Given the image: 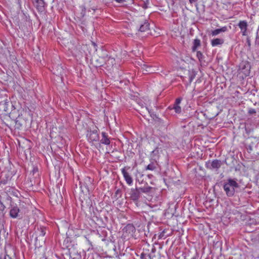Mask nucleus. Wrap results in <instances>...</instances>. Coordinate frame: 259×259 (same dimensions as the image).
Returning a JSON list of instances; mask_svg holds the SVG:
<instances>
[{"label": "nucleus", "mask_w": 259, "mask_h": 259, "mask_svg": "<svg viewBox=\"0 0 259 259\" xmlns=\"http://www.w3.org/2000/svg\"><path fill=\"white\" fill-rule=\"evenodd\" d=\"M239 188V184L235 179H228L223 185L224 190L228 197L233 196L235 193V189Z\"/></svg>", "instance_id": "1"}, {"label": "nucleus", "mask_w": 259, "mask_h": 259, "mask_svg": "<svg viewBox=\"0 0 259 259\" xmlns=\"http://www.w3.org/2000/svg\"><path fill=\"white\" fill-rule=\"evenodd\" d=\"M20 202L19 204L14 202H11L10 204L8 209H9V215L13 219H21L23 216V210L20 206Z\"/></svg>", "instance_id": "2"}, {"label": "nucleus", "mask_w": 259, "mask_h": 259, "mask_svg": "<svg viewBox=\"0 0 259 259\" xmlns=\"http://www.w3.org/2000/svg\"><path fill=\"white\" fill-rule=\"evenodd\" d=\"M29 123V119L27 113L23 111L15 119V126L17 128H20L23 127H26Z\"/></svg>", "instance_id": "3"}, {"label": "nucleus", "mask_w": 259, "mask_h": 259, "mask_svg": "<svg viewBox=\"0 0 259 259\" xmlns=\"http://www.w3.org/2000/svg\"><path fill=\"white\" fill-rule=\"evenodd\" d=\"M222 165V162L221 160L215 159L212 161H208L206 163V167L211 170L215 169L218 170L221 167Z\"/></svg>", "instance_id": "4"}, {"label": "nucleus", "mask_w": 259, "mask_h": 259, "mask_svg": "<svg viewBox=\"0 0 259 259\" xmlns=\"http://www.w3.org/2000/svg\"><path fill=\"white\" fill-rule=\"evenodd\" d=\"M128 194L130 195V199L134 202L138 201L141 197V192L138 187L131 189L130 192Z\"/></svg>", "instance_id": "5"}, {"label": "nucleus", "mask_w": 259, "mask_h": 259, "mask_svg": "<svg viewBox=\"0 0 259 259\" xmlns=\"http://www.w3.org/2000/svg\"><path fill=\"white\" fill-rule=\"evenodd\" d=\"M80 189L82 193H87L90 191V187L92 185L91 178L86 177L83 184L80 183Z\"/></svg>", "instance_id": "6"}, {"label": "nucleus", "mask_w": 259, "mask_h": 259, "mask_svg": "<svg viewBox=\"0 0 259 259\" xmlns=\"http://www.w3.org/2000/svg\"><path fill=\"white\" fill-rule=\"evenodd\" d=\"M34 7L39 12H42L45 11L47 4L44 0H33Z\"/></svg>", "instance_id": "7"}, {"label": "nucleus", "mask_w": 259, "mask_h": 259, "mask_svg": "<svg viewBox=\"0 0 259 259\" xmlns=\"http://www.w3.org/2000/svg\"><path fill=\"white\" fill-rule=\"evenodd\" d=\"M87 137L89 142L98 141L99 140V135L96 130L88 132Z\"/></svg>", "instance_id": "8"}, {"label": "nucleus", "mask_w": 259, "mask_h": 259, "mask_svg": "<svg viewBox=\"0 0 259 259\" xmlns=\"http://www.w3.org/2000/svg\"><path fill=\"white\" fill-rule=\"evenodd\" d=\"M250 66L248 63H243L240 65V73L243 74L245 77L250 74Z\"/></svg>", "instance_id": "9"}, {"label": "nucleus", "mask_w": 259, "mask_h": 259, "mask_svg": "<svg viewBox=\"0 0 259 259\" xmlns=\"http://www.w3.org/2000/svg\"><path fill=\"white\" fill-rule=\"evenodd\" d=\"M238 26L241 30L242 35L243 36H247V22L245 20L240 21L239 22Z\"/></svg>", "instance_id": "10"}, {"label": "nucleus", "mask_w": 259, "mask_h": 259, "mask_svg": "<svg viewBox=\"0 0 259 259\" xmlns=\"http://www.w3.org/2000/svg\"><path fill=\"white\" fill-rule=\"evenodd\" d=\"M121 172L126 183L130 186L132 185L133 183V179L130 175L126 170L125 167L121 169Z\"/></svg>", "instance_id": "11"}, {"label": "nucleus", "mask_w": 259, "mask_h": 259, "mask_svg": "<svg viewBox=\"0 0 259 259\" xmlns=\"http://www.w3.org/2000/svg\"><path fill=\"white\" fill-rule=\"evenodd\" d=\"M5 191L7 194H8L10 195H13L16 197H19V196L20 195L19 191L14 187H7L5 188Z\"/></svg>", "instance_id": "12"}, {"label": "nucleus", "mask_w": 259, "mask_h": 259, "mask_svg": "<svg viewBox=\"0 0 259 259\" xmlns=\"http://www.w3.org/2000/svg\"><path fill=\"white\" fill-rule=\"evenodd\" d=\"M182 101V99L180 98H177L176 100V101L174 105H172V107L169 106L168 107L170 109H174L175 110V111L177 113H180L181 112V107L179 106L181 102Z\"/></svg>", "instance_id": "13"}, {"label": "nucleus", "mask_w": 259, "mask_h": 259, "mask_svg": "<svg viewBox=\"0 0 259 259\" xmlns=\"http://www.w3.org/2000/svg\"><path fill=\"white\" fill-rule=\"evenodd\" d=\"M46 228L44 227L38 228L37 231L35 232L36 237L35 240H37L38 238L40 239L43 238L46 234Z\"/></svg>", "instance_id": "14"}, {"label": "nucleus", "mask_w": 259, "mask_h": 259, "mask_svg": "<svg viewBox=\"0 0 259 259\" xmlns=\"http://www.w3.org/2000/svg\"><path fill=\"white\" fill-rule=\"evenodd\" d=\"M154 189V188L148 186L147 183H146V186H144L143 187L139 188V190H140L141 193H143L146 194H150L152 192V190Z\"/></svg>", "instance_id": "15"}, {"label": "nucleus", "mask_w": 259, "mask_h": 259, "mask_svg": "<svg viewBox=\"0 0 259 259\" xmlns=\"http://www.w3.org/2000/svg\"><path fill=\"white\" fill-rule=\"evenodd\" d=\"M100 143L106 145H108L110 144V139L105 132L102 133V139L100 140Z\"/></svg>", "instance_id": "16"}, {"label": "nucleus", "mask_w": 259, "mask_h": 259, "mask_svg": "<svg viewBox=\"0 0 259 259\" xmlns=\"http://www.w3.org/2000/svg\"><path fill=\"white\" fill-rule=\"evenodd\" d=\"M92 206V202L91 199H88L85 201H82L81 202V208L84 210L87 208H91Z\"/></svg>", "instance_id": "17"}, {"label": "nucleus", "mask_w": 259, "mask_h": 259, "mask_svg": "<svg viewBox=\"0 0 259 259\" xmlns=\"http://www.w3.org/2000/svg\"><path fill=\"white\" fill-rule=\"evenodd\" d=\"M228 31V28L226 26H224L221 28L217 29L211 31V34L212 36H216L222 32H225Z\"/></svg>", "instance_id": "18"}, {"label": "nucleus", "mask_w": 259, "mask_h": 259, "mask_svg": "<svg viewBox=\"0 0 259 259\" xmlns=\"http://www.w3.org/2000/svg\"><path fill=\"white\" fill-rule=\"evenodd\" d=\"M224 41L223 39L217 38L212 39L211 41V44L212 47H215L223 44Z\"/></svg>", "instance_id": "19"}, {"label": "nucleus", "mask_w": 259, "mask_h": 259, "mask_svg": "<svg viewBox=\"0 0 259 259\" xmlns=\"http://www.w3.org/2000/svg\"><path fill=\"white\" fill-rule=\"evenodd\" d=\"M149 29V24L147 22H145L144 24H141L139 28V31L141 32H145Z\"/></svg>", "instance_id": "20"}, {"label": "nucleus", "mask_w": 259, "mask_h": 259, "mask_svg": "<svg viewBox=\"0 0 259 259\" xmlns=\"http://www.w3.org/2000/svg\"><path fill=\"white\" fill-rule=\"evenodd\" d=\"M80 10V13L78 14L77 17L80 18H83L85 15L86 9L85 7L83 6H81L79 7Z\"/></svg>", "instance_id": "21"}, {"label": "nucleus", "mask_w": 259, "mask_h": 259, "mask_svg": "<svg viewBox=\"0 0 259 259\" xmlns=\"http://www.w3.org/2000/svg\"><path fill=\"white\" fill-rule=\"evenodd\" d=\"M157 164L156 162H152L147 166L146 169L153 170L157 168Z\"/></svg>", "instance_id": "22"}, {"label": "nucleus", "mask_w": 259, "mask_h": 259, "mask_svg": "<svg viewBox=\"0 0 259 259\" xmlns=\"http://www.w3.org/2000/svg\"><path fill=\"white\" fill-rule=\"evenodd\" d=\"M200 46V40L199 39H195L193 42V46L192 47V51H195L197 48Z\"/></svg>", "instance_id": "23"}, {"label": "nucleus", "mask_w": 259, "mask_h": 259, "mask_svg": "<svg viewBox=\"0 0 259 259\" xmlns=\"http://www.w3.org/2000/svg\"><path fill=\"white\" fill-rule=\"evenodd\" d=\"M150 115L155 121L158 122L161 124L164 123L163 120L159 118L156 114L151 112Z\"/></svg>", "instance_id": "24"}, {"label": "nucleus", "mask_w": 259, "mask_h": 259, "mask_svg": "<svg viewBox=\"0 0 259 259\" xmlns=\"http://www.w3.org/2000/svg\"><path fill=\"white\" fill-rule=\"evenodd\" d=\"M70 257L72 258V259H80L81 256L78 253H76L75 252H73L72 251H69Z\"/></svg>", "instance_id": "25"}, {"label": "nucleus", "mask_w": 259, "mask_h": 259, "mask_svg": "<svg viewBox=\"0 0 259 259\" xmlns=\"http://www.w3.org/2000/svg\"><path fill=\"white\" fill-rule=\"evenodd\" d=\"M142 69L143 73L144 74H148L152 72V71L151 70V67L150 66L144 65V67H143Z\"/></svg>", "instance_id": "26"}, {"label": "nucleus", "mask_w": 259, "mask_h": 259, "mask_svg": "<svg viewBox=\"0 0 259 259\" xmlns=\"http://www.w3.org/2000/svg\"><path fill=\"white\" fill-rule=\"evenodd\" d=\"M125 229H126V231H129L130 232L132 233L134 232L135 231V227L132 224H128L126 225Z\"/></svg>", "instance_id": "27"}, {"label": "nucleus", "mask_w": 259, "mask_h": 259, "mask_svg": "<svg viewBox=\"0 0 259 259\" xmlns=\"http://www.w3.org/2000/svg\"><path fill=\"white\" fill-rule=\"evenodd\" d=\"M1 197V196H0V213L2 212V214L4 215V213H3V211L5 210L6 206L2 202Z\"/></svg>", "instance_id": "28"}, {"label": "nucleus", "mask_w": 259, "mask_h": 259, "mask_svg": "<svg viewBox=\"0 0 259 259\" xmlns=\"http://www.w3.org/2000/svg\"><path fill=\"white\" fill-rule=\"evenodd\" d=\"M197 57L198 58V59H199V60L200 61V62H202L203 60V55L202 54V53L200 52V51H198L197 52Z\"/></svg>", "instance_id": "29"}, {"label": "nucleus", "mask_w": 259, "mask_h": 259, "mask_svg": "<svg viewBox=\"0 0 259 259\" xmlns=\"http://www.w3.org/2000/svg\"><path fill=\"white\" fill-rule=\"evenodd\" d=\"M5 199L7 201L10 202V204L11 203V202H14L13 201H12L11 197L8 194H6Z\"/></svg>", "instance_id": "30"}, {"label": "nucleus", "mask_w": 259, "mask_h": 259, "mask_svg": "<svg viewBox=\"0 0 259 259\" xmlns=\"http://www.w3.org/2000/svg\"><path fill=\"white\" fill-rule=\"evenodd\" d=\"M255 44L259 46V31H257L256 32V39H255Z\"/></svg>", "instance_id": "31"}, {"label": "nucleus", "mask_w": 259, "mask_h": 259, "mask_svg": "<svg viewBox=\"0 0 259 259\" xmlns=\"http://www.w3.org/2000/svg\"><path fill=\"white\" fill-rule=\"evenodd\" d=\"M195 76V75L193 74V73H190L189 74V82H191L193 81V80Z\"/></svg>", "instance_id": "32"}, {"label": "nucleus", "mask_w": 259, "mask_h": 259, "mask_svg": "<svg viewBox=\"0 0 259 259\" xmlns=\"http://www.w3.org/2000/svg\"><path fill=\"white\" fill-rule=\"evenodd\" d=\"M255 113H256V111L254 109L250 108L248 110V113L250 115L255 114Z\"/></svg>", "instance_id": "33"}, {"label": "nucleus", "mask_w": 259, "mask_h": 259, "mask_svg": "<svg viewBox=\"0 0 259 259\" xmlns=\"http://www.w3.org/2000/svg\"><path fill=\"white\" fill-rule=\"evenodd\" d=\"M144 107H145L146 110L148 111V112H149V114H151V111L150 110H149V109L148 107L147 106H144L143 104H141V107L143 108Z\"/></svg>", "instance_id": "34"}, {"label": "nucleus", "mask_w": 259, "mask_h": 259, "mask_svg": "<svg viewBox=\"0 0 259 259\" xmlns=\"http://www.w3.org/2000/svg\"><path fill=\"white\" fill-rule=\"evenodd\" d=\"M38 171V168L37 167H34L32 172H33V174H34L35 173L37 172Z\"/></svg>", "instance_id": "35"}, {"label": "nucleus", "mask_w": 259, "mask_h": 259, "mask_svg": "<svg viewBox=\"0 0 259 259\" xmlns=\"http://www.w3.org/2000/svg\"><path fill=\"white\" fill-rule=\"evenodd\" d=\"M247 43L249 46H250L251 45L250 40L248 37H247Z\"/></svg>", "instance_id": "36"}, {"label": "nucleus", "mask_w": 259, "mask_h": 259, "mask_svg": "<svg viewBox=\"0 0 259 259\" xmlns=\"http://www.w3.org/2000/svg\"><path fill=\"white\" fill-rule=\"evenodd\" d=\"M116 2L121 4L125 2V0H114Z\"/></svg>", "instance_id": "37"}, {"label": "nucleus", "mask_w": 259, "mask_h": 259, "mask_svg": "<svg viewBox=\"0 0 259 259\" xmlns=\"http://www.w3.org/2000/svg\"><path fill=\"white\" fill-rule=\"evenodd\" d=\"M157 153H158V150L155 149L154 150H153L152 152V154H156Z\"/></svg>", "instance_id": "38"}, {"label": "nucleus", "mask_w": 259, "mask_h": 259, "mask_svg": "<svg viewBox=\"0 0 259 259\" xmlns=\"http://www.w3.org/2000/svg\"><path fill=\"white\" fill-rule=\"evenodd\" d=\"M7 258L8 259H11V258L8 255H7V256L5 255L3 258H1L0 259H7Z\"/></svg>", "instance_id": "39"}, {"label": "nucleus", "mask_w": 259, "mask_h": 259, "mask_svg": "<svg viewBox=\"0 0 259 259\" xmlns=\"http://www.w3.org/2000/svg\"><path fill=\"white\" fill-rule=\"evenodd\" d=\"M195 2V0H189V2L190 4H193Z\"/></svg>", "instance_id": "40"}, {"label": "nucleus", "mask_w": 259, "mask_h": 259, "mask_svg": "<svg viewBox=\"0 0 259 259\" xmlns=\"http://www.w3.org/2000/svg\"><path fill=\"white\" fill-rule=\"evenodd\" d=\"M91 10L93 11V12H95V11L96 10L95 9H93V8L91 9Z\"/></svg>", "instance_id": "41"}, {"label": "nucleus", "mask_w": 259, "mask_h": 259, "mask_svg": "<svg viewBox=\"0 0 259 259\" xmlns=\"http://www.w3.org/2000/svg\"><path fill=\"white\" fill-rule=\"evenodd\" d=\"M91 12V9H89V10H88V13H89V12Z\"/></svg>", "instance_id": "42"}, {"label": "nucleus", "mask_w": 259, "mask_h": 259, "mask_svg": "<svg viewBox=\"0 0 259 259\" xmlns=\"http://www.w3.org/2000/svg\"><path fill=\"white\" fill-rule=\"evenodd\" d=\"M151 176H152V175H148V177H149V178H150V177H151Z\"/></svg>", "instance_id": "43"}]
</instances>
